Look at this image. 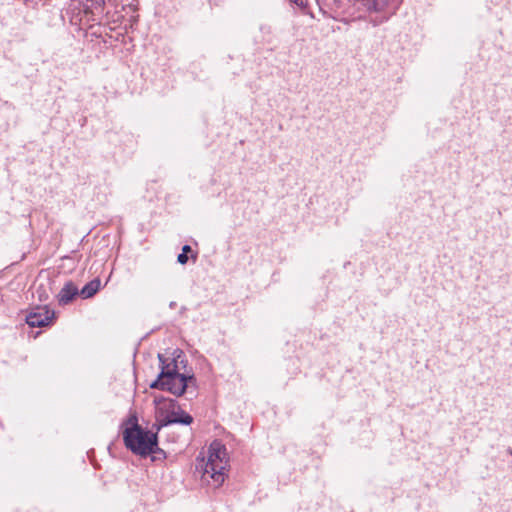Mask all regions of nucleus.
I'll return each mask as SVG.
<instances>
[{
    "label": "nucleus",
    "instance_id": "nucleus-1",
    "mask_svg": "<svg viewBox=\"0 0 512 512\" xmlns=\"http://www.w3.org/2000/svg\"><path fill=\"white\" fill-rule=\"evenodd\" d=\"M181 353L177 357L168 358L163 354H159L158 358L160 361L161 372L158 378L150 385L153 389H160L168 391L171 394L179 397L182 396L186 389L196 386V379L193 375H186L180 372L179 364H183L184 361L181 359Z\"/></svg>",
    "mask_w": 512,
    "mask_h": 512
},
{
    "label": "nucleus",
    "instance_id": "nucleus-2",
    "mask_svg": "<svg viewBox=\"0 0 512 512\" xmlns=\"http://www.w3.org/2000/svg\"><path fill=\"white\" fill-rule=\"evenodd\" d=\"M123 440L125 446L136 455L145 457L160 451L157 433L144 429L137 422L124 430Z\"/></svg>",
    "mask_w": 512,
    "mask_h": 512
},
{
    "label": "nucleus",
    "instance_id": "nucleus-3",
    "mask_svg": "<svg viewBox=\"0 0 512 512\" xmlns=\"http://www.w3.org/2000/svg\"><path fill=\"white\" fill-rule=\"evenodd\" d=\"M226 450L219 443H212L209 448V456L207 462L202 463L200 467L203 469L202 479L209 485L219 487L225 480V470L227 460L225 459ZM199 468V465H197Z\"/></svg>",
    "mask_w": 512,
    "mask_h": 512
},
{
    "label": "nucleus",
    "instance_id": "nucleus-4",
    "mask_svg": "<svg viewBox=\"0 0 512 512\" xmlns=\"http://www.w3.org/2000/svg\"><path fill=\"white\" fill-rule=\"evenodd\" d=\"M154 402L156 404L158 430L169 424L190 425L193 422V417L182 410L176 400L155 397Z\"/></svg>",
    "mask_w": 512,
    "mask_h": 512
},
{
    "label": "nucleus",
    "instance_id": "nucleus-5",
    "mask_svg": "<svg viewBox=\"0 0 512 512\" xmlns=\"http://www.w3.org/2000/svg\"><path fill=\"white\" fill-rule=\"evenodd\" d=\"M366 10L375 17L372 19L375 25L388 20L399 6L398 0H357Z\"/></svg>",
    "mask_w": 512,
    "mask_h": 512
},
{
    "label": "nucleus",
    "instance_id": "nucleus-6",
    "mask_svg": "<svg viewBox=\"0 0 512 512\" xmlns=\"http://www.w3.org/2000/svg\"><path fill=\"white\" fill-rule=\"evenodd\" d=\"M55 312L47 306L33 308L26 316V322L31 327H45L52 323Z\"/></svg>",
    "mask_w": 512,
    "mask_h": 512
},
{
    "label": "nucleus",
    "instance_id": "nucleus-7",
    "mask_svg": "<svg viewBox=\"0 0 512 512\" xmlns=\"http://www.w3.org/2000/svg\"><path fill=\"white\" fill-rule=\"evenodd\" d=\"M77 295H79L78 287L72 281H67L56 295V298L60 306H66L70 304Z\"/></svg>",
    "mask_w": 512,
    "mask_h": 512
},
{
    "label": "nucleus",
    "instance_id": "nucleus-8",
    "mask_svg": "<svg viewBox=\"0 0 512 512\" xmlns=\"http://www.w3.org/2000/svg\"><path fill=\"white\" fill-rule=\"evenodd\" d=\"M101 281L99 278H95L88 282L80 291L79 296L83 299L93 297L100 289Z\"/></svg>",
    "mask_w": 512,
    "mask_h": 512
},
{
    "label": "nucleus",
    "instance_id": "nucleus-9",
    "mask_svg": "<svg viewBox=\"0 0 512 512\" xmlns=\"http://www.w3.org/2000/svg\"><path fill=\"white\" fill-rule=\"evenodd\" d=\"M177 260L180 264H186L188 261V255H186L185 253H180L178 255Z\"/></svg>",
    "mask_w": 512,
    "mask_h": 512
},
{
    "label": "nucleus",
    "instance_id": "nucleus-10",
    "mask_svg": "<svg viewBox=\"0 0 512 512\" xmlns=\"http://www.w3.org/2000/svg\"><path fill=\"white\" fill-rule=\"evenodd\" d=\"M191 251V247L189 245H184L183 248H182V253H185L186 255L188 254V252Z\"/></svg>",
    "mask_w": 512,
    "mask_h": 512
},
{
    "label": "nucleus",
    "instance_id": "nucleus-11",
    "mask_svg": "<svg viewBox=\"0 0 512 512\" xmlns=\"http://www.w3.org/2000/svg\"><path fill=\"white\" fill-rule=\"evenodd\" d=\"M40 289H41V287H39V288L36 290V292H37V293H39V299H40V300H43V299H45V300H46V299L48 298V296H47V295H45V297H44V294H41V293H40Z\"/></svg>",
    "mask_w": 512,
    "mask_h": 512
},
{
    "label": "nucleus",
    "instance_id": "nucleus-12",
    "mask_svg": "<svg viewBox=\"0 0 512 512\" xmlns=\"http://www.w3.org/2000/svg\"><path fill=\"white\" fill-rule=\"evenodd\" d=\"M291 2L295 3L296 5H303V1L302 0H290Z\"/></svg>",
    "mask_w": 512,
    "mask_h": 512
},
{
    "label": "nucleus",
    "instance_id": "nucleus-13",
    "mask_svg": "<svg viewBox=\"0 0 512 512\" xmlns=\"http://www.w3.org/2000/svg\"><path fill=\"white\" fill-rule=\"evenodd\" d=\"M331 1H332V3H333L335 6H337V7H339V5H340V3H341V0H331Z\"/></svg>",
    "mask_w": 512,
    "mask_h": 512
}]
</instances>
